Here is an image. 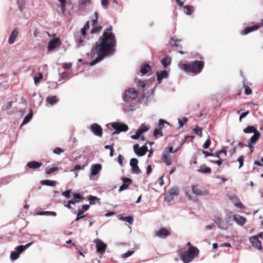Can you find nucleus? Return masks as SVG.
<instances>
[{"mask_svg":"<svg viewBox=\"0 0 263 263\" xmlns=\"http://www.w3.org/2000/svg\"><path fill=\"white\" fill-rule=\"evenodd\" d=\"M112 29L111 25L105 29L91 48V57L94 60L90 63L91 65H95L115 53L117 42L115 34L111 32Z\"/></svg>","mask_w":263,"mask_h":263,"instance_id":"nucleus-1","label":"nucleus"},{"mask_svg":"<svg viewBox=\"0 0 263 263\" xmlns=\"http://www.w3.org/2000/svg\"><path fill=\"white\" fill-rule=\"evenodd\" d=\"M204 66L203 61L195 60L189 64H182L181 68L185 72L198 74L202 71Z\"/></svg>","mask_w":263,"mask_h":263,"instance_id":"nucleus-2","label":"nucleus"},{"mask_svg":"<svg viewBox=\"0 0 263 263\" xmlns=\"http://www.w3.org/2000/svg\"><path fill=\"white\" fill-rule=\"evenodd\" d=\"M198 249L193 246L191 247L189 250L181 254V258L183 262L188 263L196 257L199 254Z\"/></svg>","mask_w":263,"mask_h":263,"instance_id":"nucleus-3","label":"nucleus"},{"mask_svg":"<svg viewBox=\"0 0 263 263\" xmlns=\"http://www.w3.org/2000/svg\"><path fill=\"white\" fill-rule=\"evenodd\" d=\"M111 126L116 130L112 133V136L121 132H126L128 130V126L122 122H113L111 123Z\"/></svg>","mask_w":263,"mask_h":263,"instance_id":"nucleus-4","label":"nucleus"},{"mask_svg":"<svg viewBox=\"0 0 263 263\" xmlns=\"http://www.w3.org/2000/svg\"><path fill=\"white\" fill-rule=\"evenodd\" d=\"M137 96L138 91L134 88H129L125 91L123 99L125 102H130L135 100Z\"/></svg>","mask_w":263,"mask_h":263,"instance_id":"nucleus-5","label":"nucleus"},{"mask_svg":"<svg viewBox=\"0 0 263 263\" xmlns=\"http://www.w3.org/2000/svg\"><path fill=\"white\" fill-rule=\"evenodd\" d=\"M171 235V232L166 228H162L156 231L155 236L159 238L164 239L166 238L168 236Z\"/></svg>","mask_w":263,"mask_h":263,"instance_id":"nucleus-6","label":"nucleus"},{"mask_svg":"<svg viewBox=\"0 0 263 263\" xmlns=\"http://www.w3.org/2000/svg\"><path fill=\"white\" fill-rule=\"evenodd\" d=\"M61 44H62V43H61V41L60 38H58V37L53 38L48 43V47H47L48 50L49 51L52 50L57 46L61 45Z\"/></svg>","mask_w":263,"mask_h":263,"instance_id":"nucleus-7","label":"nucleus"},{"mask_svg":"<svg viewBox=\"0 0 263 263\" xmlns=\"http://www.w3.org/2000/svg\"><path fill=\"white\" fill-rule=\"evenodd\" d=\"M91 131L96 136L101 137L102 136L103 131L101 126L97 124L93 123L90 126Z\"/></svg>","mask_w":263,"mask_h":263,"instance_id":"nucleus-8","label":"nucleus"},{"mask_svg":"<svg viewBox=\"0 0 263 263\" xmlns=\"http://www.w3.org/2000/svg\"><path fill=\"white\" fill-rule=\"evenodd\" d=\"M161 160L167 166H170L172 163L171 155L167 152H163L161 156Z\"/></svg>","mask_w":263,"mask_h":263,"instance_id":"nucleus-9","label":"nucleus"},{"mask_svg":"<svg viewBox=\"0 0 263 263\" xmlns=\"http://www.w3.org/2000/svg\"><path fill=\"white\" fill-rule=\"evenodd\" d=\"M138 161L136 158H132L130 161V165L132 167V172L136 174H139L141 170L138 166Z\"/></svg>","mask_w":263,"mask_h":263,"instance_id":"nucleus-10","label":"nucleus"},{"mask_svg":"<svg viewBox=\"0 0 263 263\" xmlns=\"http://www.w3.org/2000/svg\"><path fill=\"white\" fill-rule=\"evenodd\" d=\"M121 179L123 182V183L121 186H120L119 190V192L127 190L128 186L132 183V180L128 178L122 177Z\"/></svg>","mask_w":263,"mask_h":263,"instance_id":"nucleus-11","label":"nucleus"},{"mask_svg":"<svg viewBox=\"0 0 263 263\" xmlns=\"http://www.w3.org/2000/svg\"><path fill=\"white\" fill-rule=\"evenodd\" d=\"M250 241L252 246L259 250H261L262 246L261 241L258 239L257 236H252L250 238Z\"/></svg>","mask_w":263,"mask_h":263,"instance_id":"nucleus-12","label":"nucleus"},{"mask_svg":"<svg viewBox=\"0 0 263 263\" xmlns=\"http://www.w3.org/2000/svg\"><path fill=\"white\" fill-rule=\"evenodd\" d=\"M95 242L96 243L97 252L100 253H104L106 249L107 245L99 239L96 240Z\"/></svg>","mask_w":263,"mask_h":263,"instance_id":"nucleus-13","label":"nucleus"},{"mask_svg":"<svg viewBox=\"0 0 263 263\" xmlns=\"http://www.w3.org/2000/svg\"><path fill=\"white\" fill-rule=\"evenodd\" d=\"M86 30H84L83 28L81 30V35L79 34L76 35V41L79 46L82 45L83 43L86 34Z\"/></svg>","mask_w":263,"mask_h":263,"instance_id":"nucleus-14","label":"nucleus"},{"mask_svg":"<svg viewBox=\"0 0 263 263\" xmlns=\"http://www.w3.org/2000/svg\"><path fill=\"white\" fill-rule=\"evenodd\" d=\"M192 190L194 194L197 196L205 195L208 194L206 191H202L197 185L192 186Z\"/></svg>","mask_w":263,"mask_h":263,"instance_id":"nucleus-15","label":"nucleus"},{"mask_svg":"<svg viewBox=\"0 0 263 263\" xmlns=\"http://www.w3.org/2000/svg\"><path fill=\"white\" fill-rule=\"evenodd\" d=\"M260 26L259 25L256 24L252 26L246 27L243 29V31L242 32V34H247L251 32H253L255 30L258 29L260 28Z\"/></svg>","mask_w":263,"mask_h":263,"instance_id":"nucleus-16","label":"nucleus"},{"mask_svg":"<svg viewBox=\"0 0 263 263\" xmlns=\"http://www.w3.org/2000/svg\"><path fill=\"white\" fill-rule=\"evenodd\" d=\"M102 169V165L100 164H93L91 167V175L95 176L98 174Z\"/></svg>","mask_w":263,"mask_h":263,"instance_id":"nucleus-17","label":"nucleus"},{"mask_svg":"<svg viewBox=\"0 0 263 263\" xmlns=\"http://www.w3.org/2000/svg\"><path fill=\"white\" fill-rule=\"evenodd\" d=\"M156 74L157 76V81L159 84L161 83L163 79L167 78L168 76L167 72L165 70L161 71L160 72H157Z\"/></svg>","mask_w":263,"mask_h":263,"instance_id":"nucleus-18","label":"nucleus"},{"mask_svg":"<svg viewBox=\"0 0 263 263\" xmlns=\"http://www.w3.org/2000/svg\"><path fill=\"white\" fill-rule=\"evenodd\" d=\"M42 165V163L41 162L35 161L29 162L27 164V166L28 168L34 170L40 168Z\"/></svg>","mask_w":263,"mask_h":263,"instance_id":"nucleus-19","label":"nucleus"},{"mask_svg":"<svg viewBox=\"0 0 263 263\" xmlns=\"http://www.w3.org/2000/svg\"><path fill=\"white\" fill-rule=\"evenodd\" d=\"M233 220L241 226H243L246 222V219L245 217L237 215L233 216Z\"/></svg>","mask_w":263,"mask_h":263,"instance_id":"nucleus-20","label":"nucleus"},{"mask_svg":"<svg viewBox=\"0 0 263 263\" xmlns=\"http://www.w3.org/2000/svg\"><path fill=\"white\" fill-rule=\"evenodd\" d=\"M226 221H227V224H223L222 222H220L219 224V227L222 229L226 230L229 225H232V223H230L232 221V218L230 216L227 215L226 216Z\"/></svg>","mask_w":263,"mask_h":263,"instance_id":"nucleus-21","label":"nucleus"},{"mask_svg":"<svg viewBox=\"0 0 263 263\" xmlns=\"http://www.w3.org/2000/svg\"><path fill=\"white\" fill-rule=\"evenodd\" d=\"M18 34V31L17 29H15L12 32L9 38L8 42L10 44H12Z\"/></svg>","mask_w":263,"mask_h":263,"instance_id":"nucleus-22","label":"nucleus"},{"mask_svg":"<svg viewBox=\"0 0 263 263\" xmlns=\"http://www.w3.org/2000/svg\"><path fill=\"white\" fill-rule=\"evenodd\" d=\"M134 149L135 153L139 156H143L145 155V152L142 149V147H140L138 144H136L134 146Z\"/></svg>","mask_w":263,"mask_h":263,"instance_id":"nucleus-23","label":"nucleus"},{"mask_svg":"<svg viewBox=\"0 0 263 263\" xmlns=\"http://www.w3.org/2000/svg\"><path fill=\"white\" fill-rule=\"evenodd\" d=\"M151 69L152 67L149 64H144L141 66L140 68V72L142 74H145L151 71Z\"/></svg>","mask_w":263,"mask_h":263,"instance_id":"nucleus-24","label":"nucleus"},{"mask_svg":"<svg viewBox=\"0 0 263 263\" xmlns=\"http://www.w3.org/2000/svg\"><path fill=\"white\" fill-rule=\"evenodd\" d=\"M32 243V242H30V243L26 244L25 246L20 245V246H17L16 248V252L20 255V254L22 252H23L27 248L29 247L31 245Z\"/></svg>","mask_w":263,"mask_h":263,"instance_id":"nucleus-25","label":"nucleus"},{"mask_svg":"<svg viewBox=\"0 0 263 263\" xmlns=\"http://www.w3.org/2000/svg\"><path fill=\"white\" fill-rule=\"evenodd\" d=\"M58 99L57 96H50L48 97L46 99V102L50 105H53L58 102Z\"/></svg>","mask_w":263,"mask_h":263,"instance_id":"nucleus-26","label":"nucleus"},{"mask_svg":"<svg viewBox=\"0 0 263 263\" xmlns=\"http://www.w3.org/2000/svg\"><path fill=\"white\" fill-rule=\"evenodd\" d=\"M260 136V134L258 130L254 132V135L250 139V143L254 144L259 139Z\"/></svg>","mask_w":263,"mask_h":263,"instance_id":"nucleus-27","label":"nucleus"},{"mask_svg":"<svg viewBox=\"0 0 263 263\" xmlns=\"http://www.w3.org/2000/svg\"><path fill=\"white\" fill-rule=\"evenodd\" d=\"M184 12L187 15H191L194 10V7L191 5H186L183 7Z\"/></svg>","mask_w":263,"mask_h":263,"instance_id":"nucleus-28","label":"nucleus"},{"mask_svg":"<svg viewBox=\"0 0 263 263\" xmlns=\"http://www.w3.org/2000/svg\"><path fill=\"white\" fill-rule=\"evenodd\" d=\"M167 192L174 197L175 196H177L178 195L179 193V190L177 187H174L170 189Z\"/></svg>","mask_w":263,"mask_h":263,"instance_id":"nucleus-29","label":"nucleus"},{"mask_svg":"<svg viewBox=\"0 0 263 263\" xmlns=\"http://www.w3.org/2000/svg\"><path fill=\"white\" fill-rule=\"evenodd\" d=\"M41 183L47 186H55L57 184V181L50 180H42Z\"/></svg>","mask_w":263,"mask_h":263,"instance_id":"nucleus-30","label":"nucleus"},{"mask_svg":"<svg viewBox=\"0 0 263 263\" xmlns=\"http://www.w3.org/2000/svg\"><path fill=\"white\" fill-rule=\"evenodd\" d=\"M257 130V129L252 126H248L243 129V132L245 133H254Z\"/></svg>","mask_w":263,"mask_h":263,"instance_id":"nucleus-31","label":"nucleus"},{"mask_svg":"<svg viewBox=\"0 0 263 263\" xmlns=\"http://www.w3.org/2000/svg\"><path fill=\"white\" fill-rule=\"evenodd\" d=\"M120 220L125 221L129 224H132L134 221V218L132 216H127V217H121L120 218Z\"/></svg>","mask_w":263,"mask_h":263,"instance_id":"nucleus-32","label":"nucleus"},{"mask_svg":"<svg viewBox=\"0 0 263 263\" xmlns=\"http://www.w3.org/2000/svg\"><path fill=\"white\" fill-rule=\"evenodd\" d=\"M154 136L157 139L159 137H161L163 136V134L162 132V129H155L154 131Z\"/></svg>","mask_w":263,"mask_h":263,"instance_id":"nucleus-33","label":"nucleus"},{"mask_svg":"<svg viewBox=\"0 0 263 263\" xmlns=\"http://www.w3.org/2000/svg\"><path fill=\"white\" fill-rule=\"evenodd\" d=\"M198 172L204 174H210L211 173V169L210 167L203 166L201 167L199 170H198Z\"/></svg>","mask_w":263,"mask_h":263,"instance_id":"nucleus-34","label":"nucleus"},{"mask_svg":"<svg viewBox=\"0 0 263 263\" xmlns=\"http://www.w3.org/2000/svg\"><path fill=\"white\" fill-rule=\"evenodd\" d=\"M84 211L82 210H79L77 214V216L75 219V221H78L81 219L85 217V215H83Z\"/></svg>","mask_w":263,"mask_h":263,"instance_id":"nucleus-35","label":"nucleus"},{"mask_svg":"<svg viewBox=\"0 0 263 263\" xmlns=\"http://www.w3.org/2000/svg\"><path fill=\"white\" fill-rule=\"evenodd\" d=\"M193 132L196 135L199 136V137H202V129L198 126H197L195 128L193 129Z\"/></svg>","mask_w":263,"mask_h":263,"instance_id":"nucleus-36","label":"nucleus"},{"mask_svg":"<svg viewBox=\"0 0 263 263\" xmlns=\"http://www.w3.org/2000/svg\"><path fill=\"white\" fill-rule=\"evenodd\" d=\"M161 63L163 67L166 68L170 64L171 61L167 58H164L161 60Z\"/></svg>","mask_w":263,"mask_h":263,"instance_id":"nucleus-37","label":"nucleus"},{"mask_svg":"<svg viewBox=\"0 0 263 263\" xmlns=\"http://www.w3.org/2000/svg\"><path fill=\"white\" fill-rule=\"evenodd\" d=\"M91 0H81L80 3V6L82 7H86L91 4Z\"/></svg>","mask_w":263,"mask_h":263,"instance_id":"nucleus-38","label":"nucleus"},{"mask_svg":"<svg viewBox=\"0 0 263 263\" xmlns=\"http://www.w3.org/2000/svg\"><path fill=\"white\" fill-rule=\"evenodd\" d=\"M32 117V112H30L29 114H28L24 119V120L22 123L23 124H25L31 120V119Z\"/></svg>","mask_w":263,"mask_h":263,"instance_id":"nucleus-39","label":"nucleus"},{"mask_svg":"<svg viewBox=\"0 0 263 263\" xmlns=\"http://www.w3.org/2000/svg\"><path fill=\"white\" fill-rule=\"evenodd\" d=\"M93 27L91 29L90 33L91 34H93L100 31L102 29V26H93Z\"/></svg>","mask_w":263,"mask_h":263,"instance_id":"nucleus-40","label":"nucleus"},{"mask_svg":"<svg viewBox=\"0 0 263 263\" xmlns=\"http://www.w3.org/2000/svg\"><path fill=\"white\" fill-rule=\"evenodd\" d=\"M20 256V254L17 252H12L10 255V258L12 260H14L17 259Z\"/></svg>","mask_w":263,"mask_h":263,"instance_id":"nucleus-41","label":"nucleus"},{"mask_svg":"<svg viewBox=\"0 0 263 263\" xmlns=\"http://www.w3.org/2000/svg\"><path fill=\"white\" fill-rule=\"evenodd\" d=\"M43 78L42 73L39 72L37 76L34 77V83L37 84V83Z\"/></svg>","mask_w":263,"mask_h":263,"instance_id":"nucleus-42","label":"nucleus"},{"mask_svg":"<svg viewBox=\"0 0 263 263\" xmlns=\"http://www.w3.org/2000/svg\"><path fill=\"white\" fill-rule=\"evenodd\" d=\"M180 41V40H178L177 39H172L170 42V44L172 46L178 47L179 46L178 42Z\"/></svg>","mask_w":263,"mask_h":263,"instance_id":"nucleus-43","label":"nucleus"},{"mask_svg":"<svg viewBox=\"0 0 263 263\" xmlns=\"http://www.w3.org/2000/svg\"><path fill=\"white\" fill-rule=\"evenodd\" d=\"M73 196L78 202L84 199V197L79 193L74 194Z\"/></svg>","mask_w":263,"mask_h":263,"instance_id":"nucleus-44","label":"nucleus"},{"mask_svg":"<svg viewBox=\"0 0 263 263\" xmlns=\"http://www.w3.org/2000/svg\"><path fill=\"white\" fill-rule=\"evenodd\" d=\"M165 123L168 124L166 121L163 119H160L158 123V127L159 129H162L164 126Z\"/></svg>","mask_w":263,"mask_h":263,"instance_id":"nucleus-45","label":"nucleus"},{"mask_svg":"<svg viewBox=\"0 0 263 263\" xmlns=\"http://www.w3.org/2000/svg\"><path fill=\"white\" fill-rule=\"evenodd\" d=\"M57 170H58V167H48L46 169V172L47 174H50L52 173H53Z\"/></svg>","mask_w":263,"mask_h":263,"instance_id":"nucleus-46","label":"nucleus"},{"mask_svg":"<svg viewBox=\"0 0 263 263\" xmlns=\"http://www.w3.org/2000/svg\"><path fill=\"white\" fill-rule=\"evenodd\" d=\"M187 121V119L185 117H183L182 119L179 120V123L180 127H182L183 126Z\"/></svg>","mask_w":263,"mask_h":263,"instance_id":"nucleus-47","label":"nucleus"},{"mask_svg":"<svg viewBox=\"0 0 263 263\" xmlns=\"http://www.w3.org/2000/svg\"><path fill=\"white\" fill-rule=\"evenodd\" d=\"M134 253V251H132V250H128L127 252H126V253L123 254L122 255V257L123 258H127L130 256H131L132 255H133Z\"/></svg>","mask_w":263,"mask_h":263,"instance_id":"nucleus-48","label":"nucleus"},{"mask_svg":"<svg viewBox=\"0 0 263 263\" xmlns=\"http://www.w3.org/2000/svg\"><path fill=\"white\" fill-rule=\"evenodd\" d=\"M237 161L239 163V168H240L243 165V161H244V157L243 156H239L238 159Z\"/></svg>","mask_w":263,"mask_h":263,"instance_id":"nucleus-49","label":"nucleus"},{"mask_svg":"<svg viewBox=\"0 0 263 263\" xmlns=\"http://www.w3.org/2000/svg\"><path fill=\"white\" fill-rule=\"evenodd\" d=\"M88 200L90 204H95V201L98 200V199L97 198V197L90 195L88 198Z\"/></svg>","mask_w":263,"mask_h":263,"instance_id":"nucleus-50","label":"nucleus"},{"mask_svg":"<svg viewBox=\"0 0 263 263\" xmlns=\"http://www.w3.org/2000/svg\"><path fill=\"white\" fill-rule=\"evenodd\" d=\"M211 144V141L210 138L208 139L203 145V147L205 149L208 148Z\"/></svg>","mask_w":263,"mask_h":263,"instance_id":"nucleus-51","label":"nucleus"},{"mask_svg":"<svg viewBox=\"0 0 263 263\" xmlns=\"http://www.w3.org/2000/svg\"><path fill=\"white\" fill-rule=\"evenodd\" d=\"M141 132L138 129L136 134L131 136V138L133 139H138L141 137Z\"/></svg>","mask_w":263,"mask_h":263,"instance_id":"nucleus-52","label":"nucleus"},{"mask_svg":"<svg viewBox=\"0 0 263 263\" xmlns=\"http://www.w3.org/2000/svg\"><path fill=\"white\" fill-rule=\"evenodd\" d=\"M174 198V197L173 196H172L171 195H170L167 192V194H166V195L165 196L164 199H165V200H166L168 202H170V201L173 200Z\"/></svg>","mask_w":263,"mask_h":263,"instance_id":"nucleus-53","label":"nucleus"},{"mask_svg":"<svg viewBox=\"0 0 263 263\" xmlns=\"http://www.w3.org/2000/svg\"><path fill=\"white\" fill-rule=\"evenodd\" d=\"M137 85L138 87L144 88L145 87V83L144 81L141 80H138L137 83Z\"/></svg>","mask_w":263,"mask_h":263,"instance_id":"nucleus-54","label":"nucleus"},{"mask_svg":"<svg viewBox=\"0 0 263 263\" xmlns=\"http://www.w3.org/2000/svg\"><path fill=\"white\" fill-rule=\"evenodd\" d=\"M64 152L63 149L60 147H57L53 150V153L60 155Z\"/></svg>","mask_w":263,"mask_h":263,"instance_id":"nucleus-55","label":"nucleus"},{"mask_svg":"<svg viewBox=\"0 0 263 263\" xmlns=\"http://www.w3.org/2000/svg\"><path fill=\"white\" fill-rule=\"evenodd\" d=\"M71 190H68L62 193V195L66 198H69L70 196Z\"/></svg>","mask_w":263,"mask_h":263,"instance_id":"nucleus-56","label":"nucleus"},{"mask_svg":"<svg viewBox=\"0 0 263 263\" xmlns=\"http://www.w3.org/2000/svg\"><path fill=\"white\" fill-rule=\"evenodd\" d=\"M249 114V111H246L245 112H242L239 117V122H241L242 119L243 118H245Z\"/></svg>","mask_w":263,"mask_h":263,"instance_id":"nucleus-57","label":"nucleus"},{"mask_svg":"<svg viewBox=\"0 0 263 263\" xmlns=\"http://www.w3.org/2000/svg\"><path fill=\"white\" fill-rule=\"evenodd\" d=\"M180 148V146H179L178 148L175 150H173V146H170L168 148V153H175L178 152V151Z\"/></svg>","mask_w":263,"mask_h":263,"instance_id":"nucleus-58","label":"nucleus"},{"mask_svg":"<svg viewBox=\"0 0 263 263\" xmlns=\"http://www.w3.org/2000/svg\"><path fill=\"white\" fill-rule=\"evenodd\" d=\"M245 92L246 95H250L252 93V90L249 87L246 86Z\"/></svg>","mask_w":263,"mask_h":263,"instance_id":"nucleus-59","label":"nucleus"},{"mask_svg":"<svg viewBox=\"0 0 263 263\" xmlns=\"http://www.w3.org/2000/svg\"><path fill=\"white\" fill-rule=\"evenodd\" d=\"M148 127L146 126H143L138 129V130L141 132V134L147 132V130H148Z\"/></svg>","mask_w":263,"mask_h":263,"instance_id":"nucleus-60","label":"nucleus"},{"mask_svg":"<svg viewBox=\"0 0 263 263\" xmlns=\"http://www.w3.org/2000/svg\"><path fill=\"white\" fill-rule=\"evenodd\" d=\"M202 153L204 155L205 157L214 156V154H213L212 153H209L208 151H202Z\"/></svg>","mask_w":263,"mask_h":263,"instance_id":"nucleus-61","label":"nucleus"},{"mask_svg":"<svg viewBox=\"0 0 263 263\" xmlns=\"http://www.w3.org/2000/svg\"><path fill=\"white\" fill-rule=\"evenodd\" d=\"M235 205L237 206L238 208L239 209H243L244 208V206L242 204V203L240 202V201H238V202H236Z\"/></svg>","mask_w":263,"mask_h":263,"instance_id":"nucleus-62","label":"nucleus"},{"mask_svg":"<svg viewBox=\"0 0 263 263\" xmlns=\"http://www.w3.org/2000/svg\"><path fill=\"white\" fill-rule=\"evenodd\" d=\"M72 66V64L71 63H64V68L65 69H70Z\"/></svg>","mask_w":263,"mask_h":263,"instance_id":"nucleus-63","label":"nucleus"},{"mask_svg":"<svg viewBox=\"0 0 263 263\" xmlns=\"http://www.w3.org/2000/svg\"><path fill=\"white\" fill-rule=\"evenodd\" d=\"M101 3L103 6L107 7L109 4V0H101Z\"/></svg>","mask_w":263,"mask_h":263,"instance_id":"nucleus-64","label":"nucleus"}]
</instances>
